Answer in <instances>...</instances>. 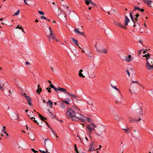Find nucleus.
I'll use <instances>...</instances> for the list:
<instances>
[{
    "label": "nucleus",
    "instance_id": "obj_1",
    "mask_svg": "<svg viewBox=\"0 0 153 153\" xmlns=\"http://www.w3.org/2000/svg\"><path fill=\"white\" fill-rule=\"evenodd\" d=\"M67 108L68 111L66 114L68 119L71 118L72 120L74 121H77V119H78L83 122L85 121V119L83 118L85 117V116L83 114H80V117L76 116V114L73 110L68 108Z\"/></svg>",
    "mask_w": 153,
    "mask_h": 153
},
{
    "label": "nucleus",
    "instance_id": "obj_2",
    "mask_svg": "<svg viewBox=\"0 0 153 153\" xmlns=\"http://www.w3.org/2000/svg\"><path fill=\"white\" fill-rule=\"evenodd\" d=\"M143 108L141 107L139 108L136 109L134 112L135 117L136 118L138 119H134L130 120V123L136 121L137 123L138 122L141 120V117L143 116Z\"/></svg>",
    "mask_w": 153,
    "mask_h": 153
},
{
    "label": "nucleus",
    "instance_id": "obj_3",
    "mask_svg": "<svg viewBox=\"0 0 153 153\" xmlns=\"http://www.w3.org/2000/svg\"><path fill=\"white\" fill-rule=\"evenodd\" d=\"M104 128L103 127H100L98 130V133H96L97 135L101 136L103 132H105V130L104 129Z\"/></svg>",
    "mask_w": 153,
    "mask_h": 153
},
{
    "label": "nucleus",
    "instance_id": "obj_4",
    "mask_svg": "<svg viewBox=\"0 0 153 153\" xmlns=\"http://www.w3.org/2000/svg\"><path fill=\"white\" fill-rule=\"evenodd\" d=\"M58 91H59L62 92H64L65 93H66V92H67V90L66 89L59 87H58V88H56V93H58Z\"/></svg>",
    "mask_w": 153,
    "mask_h": 153
},
{
    "label": "nucleus",
    "instance_id": "obj_5",
    "mask_svg": "<svg viewBox=\"0 0 153 153\" xmlns=\"http://www.w3.org/2000/svg\"><path fill=\"white\" fill-rule=\"evenodd\" d=\"M152 65L149 61L147 62L146 64V67L149 70H153V64Z\"/></svg>",
    "mask_w": 153,
    "mask_h": 153
},
{
    "label": "nucleus",
    "instance_id": "obj_6",
    "mask_svg": "<svg viewBox=\"0 0 153 153\" xmlns=\"http://www.w3.org/2000/svg\"><path fill=\"white\" fill-rule=\"evenodd\" d=\"M114 24L116 26H119L120 27L123 28L125 29H126L127 28L124 26H123V25H121L119 22H117L116 21L114 22Z\"/></svg>",
    "mask_w": 153,
    "mask_h": 153
},
{
    "label": "nucleus",
    "instance_id": "obj_7",
    "mask_svg": "<svg viewBox=\"0 0 153 153\" xmlns=\"http://www.w3.org/2000/svg\"><path fill=\"white\" fill-rule=\"evenodd\" d=\"M79 29H76V28H74V31L76 33H78L80 34L81 35L85 37H86L85 36V35L84 33V32H81L79 31Z\"/></svg>",
    "mask_w": 153,
    "mask_h": 153
},
{
    "label": "nucleus",
    "instance_id": "obj_8",
    "mask_svg": "<svg viewBox=\"0 0 153 153\" xmlns=\"http://www.w3.org/2000/svg\"><path fill=\"white\" fill-rule=\"evenodd\" d=\"M25 98L27 100V102L29 105L30 106H33V105L31 102V99L29 96H28L27 97Z\"/></svg>",
    "mask_w": 153,
    "mask_h": 153
},
{
    "label": "nucleus",
    "instance_id": "obj_9",
    "mask_svg": "<svg viewBox=\"0 0 153 153\" xmlns=\"http://www.w3.org/2000/svg\"><path fill=\"white\" fill-rule=\"evenodd\" d=\"M131 56L129 54L128 56H125V59L127 62H130L131 61Z\"/></svg>",
    "mask_w": 153,
    "mask_h": 153
},
{
    "label": "nucleus",
    "instance_id": "obj_10",
    "mask_svg": "<svg viewBox=\"0 0 153 153\" xmlns=\"http://www.w3.org/2000/svg\"><path fill=\"white\" fill-rule=\"evenodd\" d=\"M97 51L100 53H106L107 52V50L105 49H102L100 50H99L98 49H97Z\"/></svg>",
    "mask_w": 153,
    "mask_h": 153
},
{
    "label": "nucleus",
    "instance_id": "obj_11",
    "mask_svg": "<svg viewBox=\"0 0 153 153\" xmlns=\"http://www.w3.org/2000/svg\"><path fill=\"white\" fill-rule=\"evenodd\" d=\"M35 118L34 117H31V119L33 121H34V122L35 123H36L40 127H42V126L41 125H39V123L37 122V120H35Z\"/></svg>",
    "mask_w": 153,
    "mask_h": 153
},
{
    "label": "nucleus",
    "instance_id": "obj_12",
    "mask_svg": "<svg viewBox=\"0 0 153 153\" xmlns=\"http://www.w3.org/2000/svg\"><path fill=\"white\" fill-rule=\"evenodd\" d=\"M71 39L73 42L78 47H79V46L78 45V42L77 40L73 38H71Z\"/></svg>",
    "mask_w": 153,
    "mask_h": 153
},
{
    "label": "nucleus",
    "instance_id": "obj_13",
    "mask_svg": "<svg viewBox=\"0 0 153 153\" xmlns=\"http://www.w3.org/2000/svg\"><path fill=\"white\" fill-rule=\"evenodd\" d=\"M87 128L90 131H95L94 128L92 126L90 125H88Z\"/></svg>",
    "mask_w": 153,
    "mask_h": 153
},
{
    "label": "nucleus",
    "instance_id": "obj_14",
    "mask_svg": "<svg viewBox=\"0 0 153 153\" xmlns=\"http://www.w3.org/2000/svg\"><path fill=\"white\" fill-rule=\"evenodd\" d=\"M129 14H130V18H131V20L134 23V24H135V23L136 22V21H134V19L133 18V15H132V13L131 12Z\"/></svg>",
    "mask_w": 153,
    "mask_h": 153
},
{
    "label": "nucleus",
    "instance_id": "obj_15",
    "mask_svg": "<svg viewBox=\"0 0 153 153\" xmlns=\"http://www.w3.org/2000/svg\"><path fill=\"white\" fill-rule=\"evenodd\" d=\"M130 21L129 19L126 16H125V22L129 23Z\"/></svg>",
    "mask_w": 153,
    "mask_h": 153
},
{
    "label": "nucleus",
    "instance_id": "obj_16",
    "mask_svg": "<svg viewBox=\"0 0 153 153\" xmlns=\"http://www.w3.org/2000/svg\"><path fill=\"white\" fill-rule=\"evenodd\" d=\"M13 116H12V117H11V119H15V120H16V119L17 118H18V117H17V114L16 113H14L13 115Z\"/></svg>",
    "mask_w": 153,
    "mask_h": 153
},
{
    "label": "nucleus",
    "instance_id": "obj_17",
    "mask_svg": "<svg viewBox=\"0 0 153 153\" xmlns=\"http://www.w3.org/2000/svg\"><path fill=\"white\" fill-rule=\"evenodd\" d=\"M123 130H125V132L127 134H128L129 133V132H130V129H129V128H127L126 129L123 128Z\"/></svg>",
    "mask_w": 153,
    "mask_h": 153
},
{
    "label": "nucleus",
    "instance_id": "obj_18",
    "mask_svg": "<svg viewBox=\"0 0 153 153\" xmlns=\"http://www.w3.org/2000/svg\"><path fill=\"white\" fill-rule=\"evenodd\" d=\"M59 18L60 19L62 17H63V18L65 17V14L60 13L58 15Z\"/></svg>",
    "mask_w": 153,
    "mask_h": 153
},
{
    "label": "nucleus",
    "instance_id": "obj_19",
    "mask_svg": "<svg viewBox=\"0 0 153 153\" xmlns=\"http://www.w3.org/2000/svg\"><path fill=\"white\" fill-rule=\"evenodd\" d=\"M31 137L30 138L32 140H34L35 139V137L33 134H32L30 135Z\"/></svg>",
    "mask_w": 153,
    "mask_h": 153
},
{
    "label": "nucleus",
    "instance_id": "obj_20",
    "mask_svg": "<svg viewBox=\"0 0 153 153\" xmlns=\"http://www.w3.org/2000/svg\"><path fill=\"white\" fill-rule=\"evenodd\" d=\"M49 86L51 88H53L56 91L57 88H56L53 84H50L49 85Z\"/></svg>",
    "mask_w": 153,
    "mask_h": 153
},
{
    "label": "nucleus",
    "instance_id": "obj_21",
    "mask_svg": "<svg viewBox=\"0 0 153 153\" xmlns=\"http://www.w3.org/2000/svg\"><path fill=\"white\" fill-rule=\"evenodd\" d=\"M42 91L41 88H39L36 90V92L39 94H40V92Z\"/></svg>",
    "mask_w": 153,
    "mask_h": 153
},
{
    "label": "nucleus",
    "instance_id": "obj_22",
    "mask_svg": "<svg viewBox=\"0 0 153 153\" xmlns=\"http://www.w3.org/2000/svg\"><path fill=\"white\" fill-rule=\"evenodd\" d=\"M111 85L112 88L115 89L117 91L120 93V91H119L118 88H116V86L113 85L112 84H111Z\"/></svg>",
    "mask_w": 153,
    "mask_h": 153
},
{
    "label": "nucleus",
    "instance_id": "obj_23",
    "mask_svg": "<svg viewBox=\"0 0 153 153\" xmlns=\"http://www.w3.org/2000/svg\"><path fill=\"white\" fill-rule=\"evenodd\" d=\"M47 103H48L49 104V106L51 108H52V106L53 104L52 102L51 101L49 100L48 102H47Z\"/></svg>",
    "mask_w": 153,
    "mask_h": 153
},
{
    "label": "nucleus",
    "instance_id": "obj_24",
    "mask_svg": "<svg viewBox=\"0 0 153 153\" xmlns=\"http://www.w3.org/2000/svg\"><path fill=\"white\" fill-rule=\"evenodd\" d=\"M60 106L63 109H64L65 108L64 104L63 103H61L60 104Z\"/></svg>",
    "mask_w": 153,
    "mask_h": 153
},
{
    "label": "nucleus",
    "instance_id": "obj_25",
    "mask_svg": "<svg viewBox=\"0 0 153 153\" xmlns=\"http://www.w3.org/2000/svg\"><path fill=\"white\" fill-rule=\"evenodd\" d=\"M62 102L65 103L67 105H69L70 104L67 100H62Z\"/></svg>",
    "mask_w": 153,
    "mask_h": 153
},
{
    "label": "nucleus",
    "instance_id": "obj_26",
    "mask_svg": "<svg viewBox=\"0 0 153 153\" xmlns=\"http://www.w3.org/2000/svg\"><path fill=\"white\" fill-rule=\"evenodd\" d=\"M39 117L40 118L41 120H42L44 122L45 121L44 120V119H43L44 117L42 116L40 114H39Z\"/></svg>",
    "mask_w": 153,
    "mask_h": 153
},
{
    "label": "nucleus",
    "instance_id": "obj_27",
    "mask_svg": "<svg viewBox=\"0 0 153 153\" xmlns=\"http://www.w3.org/2000/svg\"><path fill=\"white\" fill-rule=\"evenodd\" d=\"M55 36H54L53 35V34H52V35L51 36H50V35L48 36V39H55L54 37Z\"/></svg>",
    "mask_w": 153,
    "mask_h": 153
},
{
    "label": "nucleus",
    "instance_id": "obj_28",
    "mask_svg": "<svg viewBox=\"0 0 153 153\" xmlns=\"http://www.w3.org/2000/svg\"><path fill=\"white\" fill-rule=\"evenodd\" d=\"M74 148H75V150L76 152V153H79L78 151L77 148L76 147V144L74 145Z\"/></svg>",
    "mask_w": 153,
    "mask_h": 153
},
{
    "label": "nucleus",
    "instance_id": "obj_29",
    "mask_svg": "<svg viewBox=\"0 0 153 153\" xmlns=\"http://www.w3.org/2000/svg\"><path fill=\"white\" fill-rule=\"evenodd\" d=\"M85 1V3L88 5L90 3L89 0H84Z\"/></svg>",
    "mask_w": 153,
    "mask_h": 153
},
{
    "label": "nucleus",
    "instance_id": "obj_30",
    "mask_svg": "<svg viewBox=\"0 0 153 153\" xmlns=\"http://www.w3.org/2000/svg\"><path fill=\"white\" fill-rule=\"evenodd\" d=\"M87 118V120L89 122H93V120L91 119L90 118H89L87 117H85Z\"/></svg>",
    "mask_w": 153,
    "mask_h": 153
},
{
    "label": "nucleus",
    "instance_id": "obj_31",
    "mask_svg": "<svg viewBox=\"0 0 153 153\" xmlns=\"http://www.w3.org/2000/svg\"><path fill=\"white\" fill-rule=\"evenodd\" d=\"M149 61L150 62L151 64L152 65H153V59L152 58H150L149 59Z\"/></svg>",
    "mask_w": 153,
    "mask_h": 153
},
{
    "label": "nucleus",
    "instance_id": "obj_32",
    "mask_svg": "<svg viewBox=\"0 0 153 153\" xmlns=\"http://www.w3.org/2000/svg\"><path fill=\"white\" fill-rule=\"evenodd\" d=\"M134 9L133 10V11L135 10H140V8L139 7H136V6H134Z\"/></svg>",
    "mask_w": 153,
    "mask_h": 153
},
{
    "label": "nucleus",
    "instance_id": "obj_33",
    "mask_svg": "<svg viewBox=\"0 0 153 153\" xmlns=\"http://www.w3.org/2000/svg\"><path fill=\"white\" fill-rule=\"evenodd\" d=\"M79 76L80 77H82V78H84V77H85V76L83 75V74L81 72L79 73Z\"/></svg>",
    "mask_w": 153,
    "mask_h": 153
},
{
    "label": "nucleus",
    "instance_id": "obj_34",
    "mask_svg": "<svg viewBox=\"0 0 153 153\" xmlns=\"http://www.w3.org/2000/svg\"><path fill=\"white\" fill-rule=\"evenodd\" d=\"M87 54L89 59H91L92 58V56L90 55V53Z\"/></svg>",
    "mask_w": 153,
    "mask_h": 153
},
{
    "label": "nucleus",
    "instance_id": "obj_35",
    "mask_svg": "<svg viewBox=\"0 0 153 153\" xmlns=\"http://www.w3.org/2000/svg\"><path fill=\"white\" fill-rule=\"evenodd\" d=\"M39 151L40 152L42 153H50L49 152H48L47 151H42L41 150H39Z\"/></svg>",
    "mask_w": 153,
    "mask_h": 153
},
{
    "label": "nucleus",
    "instance_id": "obj_36",
    "mask_svg": "<svg viewBox=\"0 0 153 153\" xmlns=\"http://www.w3.org/2000/svg\"><path fill=\"white\" fill-rule=\"evenodd\" d=\"M143 57H146V60L147 61H147H148V59H149V57H147V55L146 54H145V55H144L143 56Z\"/></svg>",
    "mask_w": 153,
    "mask_h": 153
},
{
    "label": "nucleus",
    "instance_id": "obj_37",
    "mask_svg": "<svg viewBox=\"0 0 153 153\" xmlns=\"http://www.w3.org/2000/svg\"><path fill=\"white\" fill-rule=\"evenodd\" d=\"M20 12V10H18L16 12L14 15L17 16L19 14Z\"/></svg>",
    "mask_w": 153,
    "mask_h": 153
},
{
    "label": "nucleus",
    "instance_id": "obj_38",
    "mask_svg": "<svg viewBox=\"0 0 153 153\" xmlns=\"http://www.w3.org/2000/svg\"><path fill=\"white\" fill-rule=\"evenodd\" d=\"M38 13L40 14L41 15H44V13L41 11H39Z\"/></svg>",
    "mask_w": 153,
    "mask_h": 153
},
{
    "label": "nucleus",
    "instance_id": "obj_39",
    "mask_svg": "<svg viewBox=\"0 0 153 153\" xmlns=\"http://www.w3.org/2000/svg\"><path fill=\"white\" fill-rule=\"evenodd\" d=\"M46 89L48 91L49 93H51V91L50 89H51V88L48 87V88H46Z\"/></svg>",
    "mask_w": 153,
    "mask_h": 153
},
{
    "label": "nucleus",
    "instance_id": "obj_40",
    "mask_svg": "<svg viewBox=\"0 0 153 153\" xmlns=\"http://www.w3.org/2000/svg\"><path fill=\"white\" fill-rule=\"evenodd\" d=\"M137 83L140 86L142 85L141 84H140L137 81H132V83Z\"/></svg>",
    "mask_w": 153,
    "mask_h": 153
},
{
    "label": "nucleus",
    "instance_id": "obj_41",
    "mask_svg": "<svg viewBox=\"0 0 153 153\" xmlns=\"http://www.w3.org/2000/svg\"><path fill=\"white\" fill-rule=\"evenodd\" d=\"M115 119L116 120L119 121L120 119V118L116 116L115 117Z\"/></svg>",
    "mask_w": 153,
    "mask_h": 153
},
{
    "label": "nucleus",
    "instance_id": "obj_42",
    "mask_svg": "<svg viewBox=\"0 0 153 153\" xmlns=\"http://www.w3.org/2000/svg\"><path fill=\"white\" fill-rule=\"evenodd\" d=\"M31 150L34 153H36L38 152V151L35 150L34 149L32 148L31 149Z\"/></svg>",
    "mask_w": 153,
    "mask_h": 153
},
{
    "label": "nucleus",
    "instance_id": "obj_43",
    "mask_svg": "<svg viewBox=\"0 0 153 153\" xmlns=\"http://www.w3.org/2000/svg\"><path fill=\"white\" fill-rule=\"evenodd\" d=\"M22 27L21 26H19V25H18L16 27V28H19V29H22Z\"/></svg>",
    "mask_w": 153,
    "mask_h": 153
},
{
    "label": "nucleus",
    "instance_id": "obj_44",
    "mask_svg": "<svg viewBox=\"0 0 153 153\" xmlns=\"http://www.w3.org/2000/svg\"><path fill=\"white\" fill-rule=\"evenodd\" d=\"M90 3H91V4L94 5L95 6H97V5L91 1V0H89Z\"/></svg>",
    "mask_w": 153,
    "mask_h": 153
},
{
    "label": "nucleus",
    "instance_id": "obj_45",
    "mask_svg": "<svg viewBox=\"0 0 153 153\" xmlns=\"http://www.w3.org/2000/svg\"><path fill=\"white\" fill-rule=\"evenodd\" d=\"M41 19H44L46 20H47V18H46V17H45V16H41Z\"/></svg>",
    "mask_w": 153,
    "mask_h": 153
},
{
    "label": "nucleus",
    "instance_id": "obj_46",
    "mask_svg": "<svg viewBox=\"0 0 153 153\" xmlns=\"http://www.w3.org/2000/svg\"><path fill=\"white\" fill-rule=\"evenodd\" d=\"M66 94H68L69 96H72V97L73 96V95H74L72 94L69 93H68L67 92H66Z\"/></svg>",
    "mask_w": 153,
    "mask_h": 153
},
{
    "label": "nucleus",
    "instance_id": "obj_47",
    "mask_svg": "<svg viewBox=\"0 0 153 153\" xmlns=\"http://www.w3.org/2000/svg\"><path fill=\"white\" fill-rule=\"evenodd\" d=\"M22 95L25 98L27 97L28 96L26 95V94L25 93H23Z\"/></svg>",
    "mask_w": 153,
    "mask_h": 153
},
{
    "label": "nucleus",
    "instance_id": "obj_48",
    "mask_svg": "<svg viewBox=\"0 0 153 153\" xmlns=\"http://www.w3.org/2000/svg\"><path fill=\"white\" fill-rule=\"evenodd\" d=\"M0 89L2 91H4V88L3 87H1V85H0Z\"/></svg>",
    "mask_w": 153,
    "mask_h": 153
},
{
    "label": "nucleus",
    "instance_id": "obj_49",
    "mask_svg": "<svg viewBox=\"0 0 153 153\" xmlns=\"http://www.w3.org/2000/svg\"><path fill=\"white\" fill-rule=\"evenodd\" d=\"M72 97L74 98H75L76 99H77L78 98V97L76 96L75 95H73Z\"/></svg>",
    "mask_w": 153,
    "mask_h": 153
},
{
    "label": "nucleus",
    "instance_id": "obj_50",
    "mask_svg": "<svg viewBox=\"0 0 153 153\" xmlns=\"http://www.w3.org/2000/svg\"><path fill=\"white\" fill-rule=\"evenodd\" d=\"M146 55H147V57H149V58H151L150 57V54L149 53H148L146 54Z\"/></svg>",
    "mask_w": 153,
    "mask_h": 153
},
{
    "label": "nucleus",
    "instance_id": "obj_51",
    "mask_svg": "<svg viewBox=\"0 0 153 153\" xmlns=\"http://www.w3.org/2000/svg\"><path fill=\"white\" fill-rule=\"evenodd\" d=\"M126 71L127 74H128V76H130V74L129 73L128 70H127Z\"/></svg>",
    "mask_w": 153,
    "mask_h": 153
},
{
    "label": "nucleus",
    "instance_id": "obj_52",
    "mask_svg": "<svg viewBox=\"0 0 153 153\" xmlns=\"http://www.w3.org/2000/svg\"><path fill=\"white\" fill-rule=\"evenodd\" d=\"M50 36H52L53 33H52V31L51 29V30H50Z\"/></svg>",
    "mask_w": 153,
    "mask_h": 153
},
{
    "label": "nucleus",
    "instance_id": "obj_53",
    "mask_svg": "<svg viewBox=\"0 0 153 153\" xmlns=\"http://www.w3.org/2000/svg\"><path fill=\"white\" fill-rule=\"evenodd\" d=\"M140 15L138 14H136L135 15V16L136 17V18H137Z\"/></svg>",
    "mask_w": 153,
    "mask_h": 153
},
{
    "label": "nucleus",
    "instance_id": "obj_54",
    "mask_svg": "<svg viewBox=\"0 0 153 153\" xmlns=\"http://www.w3.org/2000/svg\"><path fill=\"white\" fill-rule=\"evenodd\" d=\"M142 51V50H140L138 52V54L139 55H140V54L141 53Z\"/></svg>",
    "mask_w": 153,
    "mask_h": 153
},
{
    "label": "nucleus",
    "instance_id": "obj_55",
    "mask_svg": "<svg viewBox=\"0 0 153 153\" xmlns=\"http://www.w3.org/2000/svg\"><path fill=\"white\" fill-rule=\"evenodd\" d=\"M52 132L53 133V134L54 135H56V133L53 130L52 131Z\"/></svg>",
    "mask_w": 153,
    "mask_h": 153
},
{
    "label": "nucleus",
    "instance_id": "obj_56",
    "mask_svg": "<svg viewBox=\"0 0 153 153\" xmlns=\"http://www.w3.org/2000/svg\"><path fill=\"white\" fill-rule=\"evenodd\" d=\"M5 128H6L5 126H3V129L2 130V131H4L6 129Z\"/></svg>",
    "mask_w": 153,
    "mask_h": 153
},
{
    "label": "nucleus",
    "instance_id": "obj_57",
    "mask_svg": "<svg viewBox=\"0 0 153 153\" xmlns=\"http://www.w3.org/2000/svg\"><path fill=\"white\" fill-rule=\"evenodd\" d=\"M44 122H45V123L46 124V125L48 126H48H49L48 123L47 122H46V121H45Z\"/></svg>",
    "mask_w": 153,
    "mask_h": 153
},
{
    "label": "nucleus",
    "instance_id": "obj_58",
    "mask_svg": "<svg viewBox=\"0 0 153 153\" xmlns=\"http://www.w3.org/2000/svg\"><path fill=\"white\" fill-rule=\"evenodd\" d=\"M140 10L141 12H143L144 11V10L143 9H140Z\"/></svg>",
    "mask_w": 153,
    "mask_h": 153
},
{
    "label": "nucleus",
    "instance_id": "obj_59",
    "mask_svg": "<svg viewBox=\"0 0 153 153\" xmlns=\"http://www.w3.org/2000/svg\"><path fill=\"white\" fill-rule=\"evenodd\" d=\"M50 68H51V69L52 70L53 72L54 71L53 68L51 66L50 67Z\"/></svg>",
    "mask_w": 153,
    "mask_h": 153
},
{
    "label": "nucleus",
    "instance_id": "obj_60",
    "mask_svg": "<svg viewBox=\"0 0 153 153\" xmlns=\"http://www.w3.org/2000/svg\"><path fill=\"white\" fill-rule=\"evenodd\" d=\"M48 128H50L51 129V131L53 130V128H52V127H51V126H48Z\"/></svg>",
    "mask_w": 153,
    "mask_h": 153
},
{
    "label": "nucleus",
    "instance_id": "obj_61",
    "mask_svg": "<svg viewBox=\"0 0 153 153\" xmlns=\"http://www.w3.org/2000/svg\"><path fill=\"white\" fill-rule=\"evenodd\" d=\"M66 100L67 101H68V102H70V99L69 98H68L66 99Z\"/></svg>",
    "mask_w": 153,
    "mask_h": 153
},
{
    "label": "nucleus",
    "instance_id": "obj_62",
    "mask_svg": "<svg viewBox=\"0 0 153 153\" xmlns=\"http://www.w3.org/2000/svg\"><path fill=\"white\" fill-rule=\"evenodd\" d=\"M88 104L91 105H93V103L92 102H91L90 103H88Z\"/></svg>",
    "mask_w": 153,
    "mask_h": 153
},
{
    "label": "nucleus",
    "instance_id": "obj_63",
    "mask_svg": "<svg viewBox=\"0 0 153 153\" xmlns=\"http://www.w3.org/2000/svg\"><path fill=\"white\" fill-rule=\"evenodd\" d=\"M125 26H127L128 25V23L127 22H125Z\"/></svg>",
    "mask_w": 153,
    "mask_h": 153
},
{
    "label": "nucleus",
    "instance_id": "obj_64",
    "mask_svg": "<svg viewBox=\"0 0 153 153\" xmlns=\"http://www.w3.org/2000/svg\"><path fill=\"white\" fill-rule=\"evenodd\" d=\"M134 19L135 20V21L136 22H137L138 21V19L137 18H135Z\"/></svg>",
    "mask_w": 153,
    "mask_h": 153
}]
</instances>
